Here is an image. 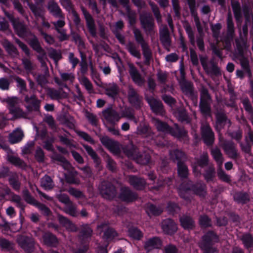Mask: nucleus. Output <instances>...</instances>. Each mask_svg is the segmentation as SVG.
I'll return each mask as SVG.
<instances>
[{
	"label": "nucleus",
	"instance_id": "obj_31",
	"mask_svg": "<svg viewBox=\"0 0 253 253\" xmlns=\"http://www.w3.org/2000/svg\"><path fill=\"white\" fill-rule=\"evenodd\" d=\"M236 48L234 53V57L244 55V51L247 48L249 45H247V42L243 38L236 39L235 40Z\"/></svg>",
	"mask_w": 253,
	"mask_h": 253
},
{
	"label": "nucleus",
	"instance_id": "obj_44",
	"mask_svg": "<svg viewBox=\"0 0 253 253\" xmlns=\"http://www.w3.org/2000/svg\"><path fill=\"white\" fill-rule=\"evenodd\" d=\"M21 62L24 69L27 73H31L36 68V65L30 58L23 57Z\"/></svg>",
	"mask_w": 253,
	"mask_h": 253
},
{
	"label": "nucleus",
	"instance_id": "obj_57",
	"mask_svg": "<svg viewBox=\"0 0 253 253\" xmlns=\"http://www.w3.org/2000/svg\"><path fill=\"white\" fill-rule=\"evenodd\" d=\"M105 91L106 95L111 97H114L118 93L119 87L116 84H110L105 88Z\"/></svg>",
	"mask_w": 253,
	"mask_h": 253
},
{
	"label": "nucleus",
	"instance_id": "obj_46",
	"mask_svg": "<svg viewBox=\"0 0 253 253\" xmlns=\"http://www.w3.org/2000/svg\"><path fill=\"white\" fill-rule=\"evenodd\" d=\"M171 134L179 139H182L185 141L188 140L187 131L182 128H180L177 126L174 129L170 130Z\"/></svg>",
	"mask_w": 253,
	"mask_h": 253
},
{
	"label": "nucleus",
	"instance_id": "obj_3",
	"mask_svg": "<svg viewBox=\"0 0 253 253\" xmlns=\"http://www.w3.org/2000/svg\"><path fill=\"white\" fill-rule=\"evenodd\" d=\"M227 32L226 35L221 38V41L224 44V48L229 51L231 48V42L235 35L234 23L230 12H229L227 15Z\"/></svg>",
	"mask_w": 253,
	"mask_h": 253
},
{
	"label": "nucleus",
	"instance_id": "obj_51",
	"mask_svg": "<svg viewBox=\"0 0 253 253\" xmlns=\"http://www.w3.org/2000/svg\"><path fill=\"white\" fill-rule=\"evenodd\" d=\"M141 47L143 56L145 59L144 63L145 64L148 65L149 64L150 60L152 57L151 50L147 42L141 45Z\"/></svg>",
	"mask_w": 253,
	"mask_h": 253
},
{
	"label": "nucleus",
	"instance_id": "obj_5",
	"mask_svg": "<svg viewBox=\"0 0 253 253\" xmlns=\"http://www.w3.org/2000/svg\"><path fill=\"white\" fill-rule=\"evenodd\" d=\"M218 237L213 231H209L202 238L200 247L203 251H211L215 253V248L212 247V244L218 241Z\"/></svg>",
	"mask_w": 253,
	"mask_h": 253
},
{
	"label": "nucleus",
	"instance_id": "obj_63",
	"mask_svg": "<svg viewBox=\"0 0 253 253\" xmlns=\"http://www.w3.org/2000/svg\"><path fill=\"white\" fill-rule=\"evenodd\" d=\"M241 101L245 111L250 116H252L253 114V107L249 98L247 97L242 98L241 99Z\"/></svg>",
	"mask_w": 253,
	"mask_h": 253
},
{
	"label": "nucleus",
	"instance_id": "obj_19",
	"mask_svg": "<svg viewBox=\"0 0 253 253\" xmlns=\"http://www.w3.org/2000/svg\"><path fill=\"white\" fill-rule=\"evenodd\" d=\"M129 73L134 83L139 86L144 85L145 79L139 73L136 68L132 64H129Z\"/></svg>",
	"mask_w": 253,
	"mask_h": 253
},
{
	"label": "nucleus",
	"instance_id": "obj_2",
	"mask_svg": "<svg viewBox=\"0 0 253 253\" xmlns=\"http://www.w3.org/2000/svg\"><path fill=\"white\" fill-rule=\"evenodd\" d=\"M218 140L219 146L223 149L225 154L230 158L236 159L239 156V154L234 143L224 139L221 133L218 134Z\"/></svg>",
	"mask_w": 253,
	"mask_h": 253
},
{
	"label": "nucleus",
	"instance_id": "obj_41",
	"mask_svg": "<svg viewBox=\"0 0 253 253\" xmlns=\"http://www.w3.org/2000/svg\"><path fill=\"white\" fill-rule=\"evenodd\" d=\"M123 150L124 153L128 158L134 160L139 153L137 148L131 144L124 147Z\"/></svg>",
	"mask_w": 253,
	"mask_h": 253
},
{
	"label": "nucleus",
	"instance_id": "obj_45",
	"mask_svg": "<svg viewBox=\"0 0 253 253\" xmlns=\"http://www.w3.org/2000/svg\"><path fill=\"white\" fill-rule=\"evenodd\" d=\"M181 226L185 229H191L195 226V222L191 217L183 215L180 218Z\"/></svg>",
	"mask_w": 253,
	"mask_h": 253
},
{
	"label": "nucleus",
	"instance_id": "obj_52",
	"mask_svg": "<svg viewBox=\"0 0 253 253\" xmlns=\"http://www.w3.org/2000/svg\"><path fill=\"white\" fill-rule=\"evenodd\" d=\"M153 123L158 130L163 132H170L171 128L169 127L167 123L163 122L157 119H154Z\"/></svg>",
	"mask_w": 253,
	"mask_h": 253
},
{
	"label": "nucleus",
	"instance_id": "obj_35",
	"mask_svg": "<svg viewBox=\"0 0 253 253\" xmlns=\"http://www.w3.org/2000/svg\"><path fill=\"white\" fill-rule=\"evenodd\" d=\"M24 136L23 131L20 128H16L9 134L8 140L11 144L20 142Z\"/></svg>",
	"mask_w": 253,
	"mask_h": 253
},
{
	"label": "nucleus",
	"instance_id": "obj_23",
	"mask_svg": "<svg viewBox=\"0 0 253 253\" xmlns=\"http://www.w3.org/2000/svg\"><path fill=\"white\" fill-rule=\"evenodd\" d=\"M119 198L126 202H131L137 198L136 194L127 187H122L120 189Z\"/></svg>",
	"mask_w": 253,
	"mask_h": 253
},
{
	"label": "nucleus",
	"instance_id": "obj_15",
	"mask_svg": "<svg viewBox=\"0 0 253 253\" xmlns=\"http://www.w3.org/2000/svg\"><path fill=\"white\" fill-rule=\"evenodd\" d=\"M102 115L106 121L113 125H116L121 118L119 113L112 108H107L103 111Z\"/></svg>",
	"mask_w": 253,
	"mask_h": 253
},
{
	"label": "nucleus",
	"instance_id": "obj_39",
	"mask_svg": "<svg viewBox=\"0 0 253 253\" xmlns=\"http://www.w3.org/2000/svg\"><path fill=\"white\" fill-rule=\"evenodd\" d=\"M137 133L144 137L149 138H153L154 136V133L151 128L146 125H140L138 126Z\"/></svg>",
	"mask_w": 253,
	"mask_h": 253
},
{
	"label": "nucleus",
	"instance_id": "obj_50",
	"mask_svg": "<svg viewBox=\"0 0 253 253\" xmlns=\"http://www.w3.org/2000/svg\"><path fill=\"white\" fill-rule=\"evenodd\" d=\"M215 169L212 165H209L205 170L203 175L207 182L212 181L215 177Z\"/></svg>",
	"mask_w": 253,
	"mask_h": 253
},
{
	"label": "nucleus",
	"instance_id": "obj_36",
	"mask_svg": "<svg viewBox=\"0 0 253 253\" xmlns=\"http://www.w3.org/2000/svg\"><path fill=\"white\" fill-rule=\"evenodd\" d=\"M4 47L7 53L12 57H17L19 55V52L17 48L10 42L5 40L3 43Z\"/></svg>",
	"mask_w": 253,
	"mask_h": 253
},
{
	"label": "nucleus",
	"instance_id": "obj_12",
	"mask_svg": "<svg viewBox=\"0 0 253 253\" xmlns=\"http://www.w3.org/2000/svg\"><path fill=\"white\" fill-rule=\"evenodd\" d=\"M97 229L100 234L103 233L102 238L106 240H111L118 236L116 231L110 227L106 222L101 223L98 225Z\"/></svg>",
	"mask_w": 253,
	"mask_h": 253
},
{
	"label": "nucleus",
	"instance_id": "obj_26",
	"mask_svg": "<svg viewBox=\"0 0 253 253\" xmlns=\"http://www.w3.org/2000/svg\"><path fill=\"white\" fill-rule=\"evenodd\" d=\"M162 228L163 231L167 234H172L177 229V225L171 219L168 218L162 222Z\"/></svg>",
	"mask_w": 253,
	"mask_h": 253
},
{
	"label": "nucleus",
	"instance_id": "obj_34",
	"mask_svg": "<svg viewBox=\"0 0 253 253\" xmlns=\"http://www.w3.org/2000/svg\"><path fill=\"white\" fill-rule=\"evenodd\" d=\"M211 155L216 162L218 168H221L224 162V158L220 149L217 147L211 148Z\"/></svg>",
	"mask_w": 253,
	"mask_h": 253
},
{
	"label": "nucleus",
	"instance_id": "obj_6",
	"mask_svg": "<svg viewBox=\"0 0 253 253\" xmlns=\"http://www.w3.org/2000/svg\"><path fill=\"white\" fill-rule=\"evenodd\" d=\"M98 189L102 197L106 199H112L117 195L115 186L109 181H102L99 185Z\"/></svg>",
	"mask_w": 253,
	"mask_h": 253
},
{
	"label": "nucleus",
	"instance_id": "obj_55",
	"mask_svg": "<svg viewBox=\"0 0 253 253\" xmlns=\"http://www.w3.org/2000/svg\"><path fill=\"white\" fill-rule=\"evenodd\" d=\"M146 211L149 215H159L163 211V210L152 204H148L146 207Z\"/></svg>",
	"mask_w": 253,
	"mask_h": 253
},
{
	"label": "nucleus",
	"instance_id": "obj_58",
	"mask_svg": "<svg viewBox=\"0 0 253 253\" xmlns=\"http://www.w3.org/2000/svg\"><path fill=\"white\" fill-rule=\"evenodd\" d=\"M48 56L54 60L56 64H57L58 62L62 58L61 51L53 48H51L49 50Z\"/></svg>",
	"mask_w": 253,
	"mask_h": 253
},
{
	"label": "nucleus",
	"instance_id": "obj_14",
	"mask_svg": "<svg viewBox=\"0 0 253 253\" xmlns=\"http://www.w3.org/2000/svg\"><path fill=\"white\" fill-rule=\"evenodd\" d=\"M181 79L179 81L180 87L183 92L187 95H191L193 93V84L191 82L187 81L185 79V74L183 67L181 66L180 69Z\"/></svg>",
	"mask_w": 253,
	"mask_h": 253
},
{
	"label": "nucleus",
	"instance_id": "obj_61",
	"mask_svg": "<svg viewBox=\"0 0 253 253\" xmlns=\"http://www.w3.org/2000/svg\"><path fill=\"white\" fill-rule=\"evenodd\" d=\"M195 163L201 168L208 166L209 163V156L208 153L204 152L201 155L199 158H196Z\"/></svg>",
	"mask_w": 253,
	"mask_h": 253
},
{
	"label": "nucleus",
	"instance_id": "obj_1",
	"mask_svg": "<svg viewBox=\"0 0 253 253\" xmlns=\"http://www.w3.org/2000/svg\"><path fill=\"white\" fill-rule=\"evenodd\" d=\"M200 60L201 65L207 75L211 77L221 75L220 68L218 67L213 59L208 61L207 56H200Z\"/></svg>",
	"mask_w": 253,
	"mask_h": 253
},
{
	"label": "nucleus",
	"instance_id": "obj_4",
	"mask_svg": "<svg viewBox=\"0 0 253 253\" xmlns=\"http://www.w3.org/2000/svg\"><path fill=\"white\" fill-rule=\"evenodd\" d=\"M7 104L9 113L15 118L24 117L26 114L19 107V99L17 97H8L4 99Z\"/></svg>",
	"mask_w": 253,
	"mask_h": 253
},
{
	"label": "nucleus",
	"instance_id": "obj_53",
	"mask_svg": "<svg viewBox=\"0 0 253 253\" xmlns=\"http://www.w3.org/2000/svg\"><path fill=\"white\" fill-rule=\"evenodd\" d=\"M149 4L151 7V10L153 12L155 17L156 19L157 22L158 23H162V16L161 14L159 7L154 2L149 1Z\"/></svg>",
	"mask_w": 253,
	"mask_h": 253
},
{
	"label": "nucleus",
	"instance_id": "obj_47",
	"mask_svg": "<svg viewBox=\"0 0 253 253\" xmlns=\"http://www.w3.org/2000/svg\"><path fill=\"white\" fill-rule=\"evenodd\" d=\"M234 200L239 204H244L250 201L249 195L243 192H238L234 195Z\"/></svg>",
	"mask_w": 253,
	"mask_h": 253
},
{
	"label": "nucleus",
	"instance_id": "obj_33",
	"mask_svg": "<svg viewBox=\"0 0 253 253\" xmlns=\"http://www.w3.org/2000/svg\"><path fill=\"white\" fill-rule=\"evenodd\" d=\"M162 245L161 239L157 237L149 239L145 243L144 247L147 250L159 249Z\"/></svg>",
	"mask_w": 253,
	"mask_h": 253
},
{
	"label": "nucleus",
	"instance_id": "obj_32",
	"mask_svg": "<svg viewBox=\"0 0 253 253\" xmlns=\"http://www.w3.org/2000/svg\"><path fill=\"white\" fill-rule=\"evenodd\" d=\"M47 9L49 12L55 17H61L62 15H64L57 3L53 0L48 2Z\"/></svg>",
	"mask_w": 253,
	"mask_h": 253
},
{
	"label": "nucleus",
	"instance_id": "obj_60",
	"mask_svg": "<svg viewBox=\"0 0 253 253\" xmlns=\"http://www.w3.org/2000/svg\"><path fill=\"white\" fill-rule=\"evenodd\" d=\"M183 27L187 34L190 42L192 45H194L195 43V37L191 26L188 22H186L184 24Z\"/></svg>",
	"mask_w": 253,
	"mask_h": 253
},
{
	"label": "nucleus",
	"instance_id": "obj_10",
	"mask_svg": "<svg viewBox=\"0 0 253 253\" xmlns=\"http://www.w3.org/2000/svg\"><path fill=\"white\" fill-rule=\"evenodd\" d=\"M100 140L103 146L107 148L115 155H119L121 153V146L119 143L107 136L100 137Z\"/></svg>",
	"mask_w": 253,
	"mask_h": 253
},
{
	"label": "nucleus",
	"instance_id": "obj_62",
	"mask_svg": "<svg viewBox=\"0 0 253 253\" xmlns=\"http://www.w3.org/2000/svg\"><path fill=\"white\" fill-rule=\"evenodd\" d=\"M28 6L36 17L43 18L44 11L42 8L31 3H28Z\"/></svg>",
	"mask_w": 253,
	"mask_h": 253
},
{
	"label": "nucleus",
	"instance_id": "obj_18",
	"mask_svg": "<svg viewBox=\"0 0 253 253\" xmlns=\"http://www.w3.org/2000/svg\"><path fill=\"white\" fill-rule=\"evenodd\" d=\"M140 23L146 32L150 33L153 31L154 22L152 16L149 13H143L140 16Z\"/></svg>",
	"mask_w": 253,
	"mask_h": 253
},
{
	"label": "nucleus",
	"instance_id": "obj_7",
	"mask_svg": "<svg viewBox=\"0 0 253 253\" xmlns=\"http://www.w3.org/2000/svg\"><path fill=\"white\" fill-rule=\"evenodd\" d=\"M6 15L11 22L16 34L19 37L23 38L27 36L29 33V30L26 25L23 22L20 21L18 18H15L12 17L7 13H6Z\"/></svg>",
	"mask_w": 253,
	"mask_h": 253
},
{
	"label": "nucleus",
	"instance_id": "obj_20",
	"mask_svg": "<svg viewBox=\"0 0 253 253\" xmlns=\"http://www.w3.org/2000/svg\"><path fill=\"white\" fill-rule=\"evenodd\" d=\"M24 101L27 104L26 107L29 111L39 110L41 101L37 98L36 95L33 94L30 96L28 95H25Z\"/></svg>",
	"mask_w": 253,
	"mask_h": 253
},
{
	"label": "nucleus",
	"instance_id": "obj_24",
	"mask_svg": "<svg viewBox=\"0 0 253 253\" xmlns=\"http://www.w3.org/2000/svg\"><path fill=\"white\" fill-rule=\"evenodd\" d=\"M233 59H238L239 60L242 68L247 75L249 79H251L252 78V73L248 58L245 57L244 55H243L234 57L233 58Z\"/></svg>",
	"mask_w": 253,
	"mask_h": 253
},
{
	"label": "nucleus",
	"instance_id": "obj_27",
	"mask_svg": "<svg viewBox=\"0 0 253 253\" xmlns=\"http://www.w3.org/2000/svg\"><path fill=\"white\" fill-rule=\"evenodd\" d=\"M186 189L192 190L196 195L204 197L206 194V186L202 182H198L188 187Z\"/></svg>",
	"mask_w": 253,
	"mask_h": 253
},
{
	"label": "nucleus",
	"instance_id": "obj_42",
	"mask_svg": "<svg viewBox=\"0 0 253 253\" xmlns=\"http://www.w3.org/2000/svg\"><path fill=\"white\" fill-rule=\"evenodd\" d=\"M47 95L52 99L59 100L67 97V94L62 90H56L53 88H49L48 90Z\"/></svg>",
	"mask_w": 253,
	"mask_h": 253
},
{
	"label": "nucleus",
	"instance_id": "obj_30",
	"mask_svg": "<svg viewBox=\"0 0 253 253\" xmlns=\"http://www.w3.org/2000/svg\"><path fill=\"white\" fill-rule=\"evenodd\" d=\"M174 115L181 122L188 124L191 121L186 110L183 106H180L176 109L174 111Z\"/></svg>",
	"mask_w": 253,
	"mask_h": 253
},
{
	"label": "nucleus",
	"instance_id": "obj_59",
	"mask_svg": "<svg viewBox=\"0 0 253 253\" xmlns=\"http://www.w3.org/2000/svg\"><path fill=\"white\" fill-rule=\"evenodd\" d=\"M0 247L3 250L10 251L14 250V244L5 238H0Z\"/></svg>",
	"mask_w": 253,
	"mask_h": 253
},
{
	"label": "nucleus",
	"instance_id": "obj_37",
	"mask_svg": "<svg viewBox=\"0 0 253 253\" xmlns=\"http://www.w3.org/2000/svg\"><path fill=\"white\" fill-rule=\"evenodd\" d=\"M170 158L173 161L178 162L184 161L186 159V155L184 152L178 149H174L169 151Z\"/></svg>",
	"mask_w": 253,
	"mask_h": 253
},
{
	"label": "nucleus",
	"instance_id": "obj_8",
	"mask_svg": "<svg viewBox=\"0 0 253 253\" xmlns=\"http://www.w3.org/2000/svg\"><path fill=\"white\" fill-rule=\"evenodd\" d=\"M18 245L27 253H32L34 251L35 242L34 240L25 235H18L16 238Z\"/></svg>",
	"mask_w": 253,
	"mask_h": 253
},
{
	"label": "nucleus",
	"instance_id": "obj_29",
	"mask_svg": "<svg viewBox=\"0 0 253 253\" xmlns=\"http://www.w3.org/2000/svg\"><path fill=\"white\" fill-rule=\"evenodd\" d=\"M42 239L44 244L49 247H56L59 244L57 237L50 232L44 233Z\"/></svg>",
	"mask_w": 253,
	"mask_h": 253
},
{
	"label": "nucleus",
	"instance_id": "obj_38",
	"mask_svg": "<svg viewBox=\"0 0 253 253\" xmlns=\"http://www.w3.org/2000/svg\"><path fill=\"white\" fill-rule=\"evenodd\" d=\"M125 46L126 50L132 56L138 59H140V52L135 43L129 41L126 44Z\"/></svg>",
	"mask_w": 253,
	"mask_h": 253
},
{
	"label": "nucleus",
	"instance_id": "obj_11",
	"mask_svg": "<svg viewBox=\"0 0 253 253\" xmlns=\"http://www.w3.org/2000/svg\"><path fill=\"white\" fill-rule=\"evenodd\" d=\"M127 98L130 104L136 109H139L141 107L142 97L139 95L137 90L132 85L128 86Z\"/></svg>",
	"mask_w": 253,
	"mask_h": 253
},
{
	"label": "nucleus",
	"instance_id": "obj_64",
	"mask_svg": "<svg viewBox=\"0 0 253 253\" xmlns=\"http://www.w3.org/2000/svg\"><path fill=\"white\" fill-rule=\"evenodd\" d=\"M129 236L134 239L139 240L143 236V233L136 227H131L128 230Z\"/></svg>",
	"mask_w": 253,
	"mask_h": 253
},
{
	"label": "nucleus",
	"instance_id": "obj_43",
	"mask_svg": "<svg viewBox=\"0 0 253 253\" xmlns=\"http://www.w3.org/2000/svg\"><path fill=\"white\" fill-rule=\"evenodd\" d=\"M41 186L45 190H50L54 188V183L50 176L45 175L41 179Z\"/></svg>",
	"mask_w": 253,
	"mask_h": 253
},
{
	"label": "nucleus",
	"instance_id": "obj_13",
	"mask_svg": "<svg viewBox=\"0 0 253 253\" xmlns=\"http://www.w3.org/2000/svg\"><path fill=\"white\" fill-rule=\"evenodd\" d=\"M192 16L194 18V22L199 35H204L203 29L198 16L195 0H187Z\"/></svg>",
	"mask_w": 253,
	"mask_h": 253
},
{
	"label": "nucleus",
	"instance_id": "obj_49",
	"mask_svg": "<svg viewBox=\"0 0 253 253\" xmlns=\"http://www.w3.org/2000/svg\"><path fill=\"white\" fill-rule=\"evenodd\" d=\"M177 166L178 176L182 178H187L189 174L187 166L183 162H178Z\"/></svg>",
	"mask_w": 253,
	"mask_h": 253
},
{
	"label": "nucleus",
	"instance_id": "obj_9",
	"mask_svg": "<svg viewBox=\"0 0 253 253\" xmlns=\"http://www.w3.org/2000/svg\"><path fill=\"white\" fill-rule=\"evenodd\" d=\"M201 131L202 137L206 145H212L214 141V135L208 123L205 122L202 123Z\"/></svg>",
	"mask_w": 253,
	"mask_h": 253
},
{
	"label": "nucleus",
	"instance_id": "obj_28",
	"mask_svg": "<svg viewBox=\"0 0 253 253\" xmlns=\"http://www.w3.org/2000/svg\"><path fill=\"white\" fill-rule=\"evenodd\" d=\"M128 182L131 186L137 190L143 189L146 184L144 179L134 175L128 176Z\"/></svg>",
	"mask_w": 253,
	"mask_h": 253
},
{
	"label": "nucleus",
	"instance_id": "obj_22",
	"mask_svg": "<svg viewBox=\"0 0 253 253\" xmlns=\"http://www.w3.org/2000/svg\"><path fill=\"white\" fill-rule=\"evenodd\" d=\"M160 39L163 45L169 50L171 44L169 33L167 25H162L160 30Z\"/></svg>",
	"mask_w": 253,
	"mask_h": 253
},
{
	"label": "nucleus",
	"instance_id": "obj_48",
	"mask_svg": "<svg viewBox=\"0 0 253 253\" xmlns=\"http://www.w3.org/2000/svg\"><path fill=\"white\" fill-rule=\"evenodd\" d=\"M63 211L65 213L73 217H77L78 215L77 206L74 204L72 201H71L66 204Z\"/></svg>",
	"mask_w": 253,
	"mask_h": 253
},
{
	"label": "nucleus",
	"instance_id": "obj_25",
	"mask_svg": "<svg viewBox=\"0 0 253 253\" xmlns=\"http://www.w3.org/2000/svg\"><path fill=\"white\" fill-rule=\"evenodd\" d=\"M92 232L93 230L88 224L82 225L78 235L81 243H85V241L92 236Z\"/></svg>",
	"mask_w": 253,
	"mask_h": 253
},
{
	"label": "nucleus",
	"instance_id": "obj_16",
	"mask_svg": "<svg viewBox=\"0 0 253 253\" xmlns=\"http://www.w3.org/2000/svg\"><path fill=\"white\" fill-rule=\"evenodd\" d=\"M145 98L153 112L161 115L164 114L165 110L163 103L160 100L153 96L146 97Z\"/></svg>",
	"mask_w": 253,
	"mask_h": 253
},
{
	"label": "nucleus",
	"instance_id": "obj_21",
	"mask_svg": "<svg viewBox=\"0 0 253 253\" xmlns=\"http://www.w3.org/2000/svg\"><path fill=\"white\" fill-rule=\"evenodd\" d=\"M216 117V128L218 131V133H220V130L226 124H229L230 126L231 124L230 121L228 119L226 114L219 111H217L215 113Z\"/></svg>",
	"mask_w": 253,
	"mask_h": 253
},
{
	"label": "nucleus",
	"instance_id": "obj_56",
	"mask_svg": "<svg viewBox=\"0 0 253 253\" xmlns=\"http://www.w3.org/2000/svg\"><path fill=\"white\" fill-rule=\"evenodd\" d=\"M30 46L33 49L37 52H43V48L41 45L40 42L37 37L34 36L29 42Z\"/></svg>",
	"mask_w": 253,
	"mask_h": 253
},
{
	"label": "nucleus",
	"instance_id": "obj_54",
	"mask_svg": "<svg viewBox=\"0 0 253 253\" xmlns=\"http://www.w3.org/2000/svg\"><path fill=\"white\" fill-rule=\"evenodd\" d=\"M151 157L149 153L144 152L142 154L138 153L135 161L140 165H146L148 164L150 161Z\"/></svg>",
	"mask_w": 253,
	"mask_h": 253
},
{
	"label": "nucleus",
	"instance_id": "obj_40",
	"mask_svg": "<svg viewBox=\"0 0 253 253\" xmlns=\"http://www.w3.org/2000/svg\"><path fill=\"white\" fill-rule=\"evenodd\" d=\"M212 101H200L199 108L201 113L207 117L211 115V103Z\"/></svg>",
	"mask_w": 253,
	"mask_h": 253
},
{
	"label": "nucleus",
	"instance_id": "obj_17",
	"mask_svg": "<svg viewBox=\"0 0 253 253\" xmlns=\"http://www.w3.org/2000/svg\"><path fill=\"white\" fill-rule=\"evenodd\" d=\"M81 8L85 19L86 26L88 31L90 35L92 37H95L96 36V31L94 20L92 16L84 6H82Z\"/></svg>",
	"mask_w": 253,
	"mask_h": 253
}]
</instances>
